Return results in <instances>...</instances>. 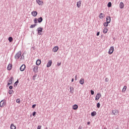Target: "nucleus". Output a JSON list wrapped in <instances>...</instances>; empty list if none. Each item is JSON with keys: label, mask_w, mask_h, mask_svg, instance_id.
<instances>
[{"label": "nucleus", "mask_w": 129, "mask_h": 129, "mask_svg": "<svg viewBox=\"0 0 129 129\" xmlns=\"http://www.w3.org/2000/svg\"><path fill=\"white\" fill-rule=\"evenodd\" d=\"M113 51H114V47L113 46L110 47L108 51L109 55H111L113 53Z\"/></svg>", "instance_id": "nucleus-1"}, {"label": "nucleus", "mask_w": 129, "mask_h": 129, "mask_svg": "<svg viewBox=\"0 0 129 129\" xmlns=\"http://www.w3.org/2000/svg\"><path fill=\"white\" fill-rule=\"evenodd\" d=\"M38 34L39 36L42 35V33H43V28L39 27L37 28Z\"/></svg>", "instance_id": "nucleus-2"}, {"label": "nucleus", "mask_w": 129, "mask_h": 129, "mask_svg": "<svg viewBox=\"0 0 129 129\" xmlns=\"http://www.w3.org/2000/svg\"><path fill=\"white\" fill-rule=\"evenodd\" d=\"M38 68V66H33V72H34V73H37Z\"/></svg>", "instance_id": "nucleus-3"}, {"label": "nucleus", "mask_w": 129, "mask_h": 129, "mask_svg": "<svg viewBox=\"0 0 129 129\" xmlns=\"http://www.w3.org/2000/svg\"><path fill=\"white\" fill-rule=\"evenodd\" d=\"M100 97H101V94H100V93H98L96 95L95 100L97 101L99 100V98H100Z\"/></svg>", "instance_id": "nucleus-4"}, {"label": "nucleus", "mask_w": 129, "mask_h": 129, "mask_svg": "<svg viewBox=\"0 0 129 129\" xmlns=\"http://www.w3.org/2000/svg\"><path fill=\"white\" fill-rule=\"evenodd\" d=\"M6 105V101L4 100H2L0 102V107H4Z\"/></svg>", "instance_id": "nucleus-5"}, {"label": "nucleus", "mask_w": 129, "mask_h": 129, "mask_svg": "<svg viewBox=\"0 0 129 129\" xmlns=\"http://www.w3.org/2000/svg\"><path fill=\"white\" fill-rule=\"evenodd\" d=\"M25 69H26V65L25 64H22L20 68V71H22V72L24 71Z\"/></svg>", "instance_id": "nucleus-6"}, {"label": "nucleus", "mask_w": 129, "mask_h": 129, "mask_svg": "<svg viewBox=\"0 0 129 129\" xmlns=\"http://www.w3.org/2000/svg\"><path fill=\"white\" fill-rule=\"evenodd\" d=\"M36 3L39 6H43V4H44V2L41 0H36Z\"/></svg>", "instance_id": "nucleus-7"}, {"label": "nucleus", "mask_w": 129, "mask_h": 129, "mask_svg": "<svg viewBox=\"0 0 129 129\" xmlns=\"http://www.w3.org/2000/svg\"><path fill=\"white\" fill-rule=\"evenodd\" d=\"M21 55H22V52L21 51L18 52L16 55V59H19L21 57Z\"/></svg>", "instance_id": "nucleus-8"}, {"label": "nucleus", "mask_w": 129, "mask_h": 129, "mask_svg": "<svg viewBox=\"0 0 129 129\" xmlns=\"http://www.w3.org/2000/svg\"><path fill=\"white\" fill-rule=\"evenodd\" d=\"M31 15L33 17H37L38 15V12H37V11H32L31 12Z\"/></svg>", "instance_id": "nucleus-9"}, {"label": "nucleus", "mask_w": 129, "mask_h": 129, "mask_svg": "<svg viewBox=\"0 0 129 129\" xmlns=\"http://www.w3.org/2000/svg\"><path fill=\"white\" fill-rule=\"evenodd\" d=\"M51 65H52V60H49L47 63L46 67L47 68L51 67Z\"/></svg>", "instance_id": "nucleus-10"}, {"label": "nucleus", "mask_w": 129, "mask_h": 129, "mask_svg": "<svg viewBox=\"0 0 129 129\" xmlns=\"http://www.w3.org/2000/svg\"><path fill=\"white\" fill-rule=\"evenodd\" d=\"M58 50H59V47L58 46H55L52 49V51L54 53H56Z\"/></svg>", "instance_id": "nucleus-11"}, {"label": "nucleus", "mask_w": 129, "mask_h": 129, "mask_svg": "<svg viewBox=\"0 0 129 129\" xmlns=\"http://www.w3.org/2000/svg\"><path fill=\"white\" fill-rule=\"evenodd\" d=\"M13 81H14V77H11L10 80L8 82V85H11L12 84Z\"/></svg>", "instance_id": "nucleus-12"}, {"label": "nucleus", "mask_w": 129, "mask_h": 129, "mask_svg": "<svg viewBox=\"0 0 129 129\" xmlns=\"http://www.w3.org/2000/svg\"><path fill=\"white\" fill-rule=\"evenodd\" d=\"M105 15L103 13H100L99 16V19H103V18H105Z\"/></svg>", "instance_id": "nucleus-13"}, {"label": "nucleus", "mask_w": 129, "mask_h": 129, "mask_svg": "<svg viewBox=\"0 0 129 129\" xmlns=\"http://www.w3.org/2000/svg\"><path fill=\"white\" fill-rule=\"evenodd\" d=\"M112 113L113 115H117V114L118 113V110L115 109L112 111Z\"/></svg>", "instance_id": "nucleus-14"}, {"label": "nucleus", "mask_w": 129, "mask_h": 129, "mask_svg": "<svg viewBox=\"0 0 129 129\" xmlns=\"http://www.w3.org/2000/svg\"><path fill=\"white\" fill-rule=\"evenodd\" d=\"M81 3H82V2L81 1H79L78 2H77V7L78 8H80V7H81Z\"/></svg>", "instance_id": "nucleus-15"}, {"label": "nucleus", "mask_w": 129, "mask_h": 129, "mask_svg": "<svg viewBox=\"0 0 129 129\" xmlns=\"http://www.w3.org/2000/svg\"><path fill=\"white\" fill-rule=\"evenodd\" d=\"M78 109V105L77 104H75L74 105H73V109H74V110H76V109Z\"/></svg>", "instance_id": "nucleus-16"}, {"label": "nucleus", "mask_w": 129, "mask_h": 129, "mask_svg": "<svg viewBox=\"0 0 129 129\" xmlns=\"http://www.w3.org/2000/svg\"><path fill=\"white\" fill-rule=\"evenodd\" d=\"M119 8L120 9H123L124 8V4H123V3L121 2L119 4Z\"/></svg>", "instance_id": "nucleus-17"}, {"label": "nucleus", "mask_w": 129, "mask_h": 129, "mask_svg": "<svg viewBox=\"0 0 129 129\" xmlns=\"http://www.w3.org/2000/svg\"><path fill=\"white\" fill-rule=\"evenodd\" d=\"M12 68H13V65H12V64H11V63H9L7 67V69L8 70H11Z\"/></svg>", "instance_id": "nucleus-18"}, {"label": "nucleus", "mask_w": 129, "mask_h": 129, "mask_svg": "<svg viewBox=\"0 0 129 129\" xmlns=\"http://www.w3.org/2000/svg\"><path fill=\"white\" fill-rule=\"evenodd\" d=\"M106 21L107 23H108L109 24V23H110V21H111L110 17H107L106 19Z\"/></svg>", "instance_id": "nucleus-19"}, {"label": "nucleus", "mask_w": 129, "mask_h": 129, "mask_svg": "<svg viewBox=\"0 0 129 129\" xmlns=\"http://www.w3.org/2000/svg\"><path fill=\"white\" fill-rule=\"evenodd\" d=\"M107 32H108V29H107V28H106V27L104 28L103 30V33L106 34V33H107Z\"/></svg>", "instance_id": "nucleus-20"}, {"label": "nucleus", "mask_w": 129, "mask_h": 129, "mask_svg": "<svg viewBox=\"0 0 129 129\" xmlns=\"http://www.w3.org/2000/svg\"><path fill=\"white\" fill-rule=\"evenodd\" d=\"M36 65H37V66H39V65L41 64V60L40 59H37L36 62Z\"/></svg>", "instance_id": "nucleus-21"}, {"label": "nucleus", "mask_w": 129, "mask_h": 129, "mask_svg": "<svg viewBox=\"0 0 129 129\" xmlns=\"http://www.w3.org/2000/svg\"><path fill=\"white\" fill-rule=\"evenodd\" d=\"M10 128L11 129H16V128H17V127L13 123H12L11 124Z\"/></svg>", "instance_id": "nucleus-22"}, {"label": "nucleus", "mask_w": 129, "mask_h": 129, "mask_svg": "<svg viewBox=\"0 0 129 129\" xmlns=\"http://www.w3.org/2000/svg\"><path fill=\"white\" fill-rule=\"evenodd\" d=\"M126 88H127V87L126 86H124L122 90V92L124 93V92L126 91Z\"/></svg>", "instance_id": "nucleus-23"}, {"label": "nucleus", "mask_w": 129, "mask_h": 129, "mask_svg": "<svg viewBox=\"0 0 129 129\" xmlns=\"http://www.w3.org/2000/svg\"><path fill=\"white\" fill-rule=\"evenodd\" d=\"M37 20L38 23H42V22H43V18L42 17H40L37 19Z\"/></svg>", "instance_id": "nucleus-24"}, {"label": "nucleus", "mask_w": 129, "mask_h": 129, "mask_svg": "<svg viewBox=\"0 0 129 129\" xmlns=\"http://www.w3.org/2000/svg\"><path fill=\"white\" fill-rule=\"evenodd\" d=\"M80 84H82V85L84 84V79H81L80 80Z\"/></svg>", "instance_id": "nucleus-25"}, {"label": "nucleus", "mask_w": 129, "mask_h": 129, "mask_svg": "<svg viewBox=\"0 0 129 129\" xmlns=\"http://www.w3.org/2000/svg\"><path fill=\"white\" fill-rule=\"evenodd\" d=\"M70 92L71 93H73V92H74V88L73 87H70Z\"/></svg>", "instance_id": "nucleus-26"}, {"label": "nucleus", "mask_w": 129, "mask_h": 129, "mask_svg": "<svg viewBox=\"0 0 129 129\" xmlns=\"http://www.w3.org/2000/svg\"><path fill=\"white\" fill-rule=\"evenodd\" d=\"M96 115V111H93L91 113V116H95Z\"/></svg>", "instance_id": "nucleus-27"}, {"label": "nucleus", "mask_w": 129, "mask_h": 129, "mask_svg": "<svg viewBox=\"0 0 129 129\" xmlns=\"http://www.w3.org/2000/svg\"><path fill=\"white\" fill-rule=\"evenodd\" d=\"M36 26H37V24H33V25H31L30 27V28L31 29L33 28H35V27H36Z\"/></svg>", "instance_id": "nucleus-28"}, {"label": "nucleus", "mask_w": 129, "mask_h": 129, "mask_svg": "<svg viewBox=\"0 0 129 129\" xmlns=\"http://www.w3.org/2000/svg\"><path fill=\"white\" fill-rule=\"evenodd\" d=\"M109 23H108V22H105V23H104V27H107L108 26V24H109Z\"/></svg>", "instance_id": "nucleus-29"}, {"label": "nucleus", "mask_w": 129, "mask_h": 129, "mask_svg": "<svg viewBox=\"0 0 129 129\" xmlns=\"http://www.w3.org/2000/svg\"><path fill=\"white\" fill-rule=\"evenodd\" d=\"M9 42H13V37H10L8 39Z\"/></svg>", "instance_id": "nucleus-30"}, {"label": "nucleus", "mask_w": 129, "mask_h": 129, "mask_svg": "<svg viewBox=\"0 0 129 129\" xmlns=\"http://www.w3.org/2000/svg\"><path fill=\"white\" fill-rule=\"evenodd\" d=\"M34 23H35V24H37V23H38V19L35 18V19H34Z\"/></svg>", "instance_id": "nucleus-31"}, {"label": "nucleus", "mask_w": 129, "mask_h": 129, "mask_svg": "<svg viewBox=\"0 0 129 129\" xmlns=\"http://www.w3.org/2000/svg\"><path fill=\"white\" fill-rule=\"evenodd\" d=\"M9 94H13L14 93V91L13 90H10L9 92Z\"/></svg>", "instance_id": "nucleus-32"}, {"label": "nucleus", "mask_w": 129, "mask_h": 129, "mask_svg": "<svg viewBox=\"0 0 129 129\" xmlns=\"http://www.w3.org/2000/svg\"><path fill=\"white\" fill-rule=\"evenodd\" d=\"M16 102H17V103H21V100H20V99H17L16 100Z\"/></svg>", "instance_id": "nucleus-33"}, {"label": "nucleus", "mask_w": 129, "mask_h": 129, "mask_svg": "<svg viewBox=\"0 0 129 129\" xmlns=\"http://www.w3.org/2000/svg\"><path fill=\"white\" fill-rule=\"evenodd\" d=\"M107 6H108V8H110L111 7V2H109L108 3V5Z\"/></svg>", "instance_id": "nucleus-34"}, {"label": "nucleus", "mask_w": 129, "mask_h": 129, "mask_svg": "<svg viewBox=\"0 0 129 129\" xmlns=\"http://www.w3.org/2000/svg\"><path fill=\"white\" fill-rule=\"evenodd\" d=\"M97 107H98V108H99L100 107V103H98L97 104Z\"/></svg>", "instance_id": "nucleus-35"}, {"label": "nucleus", "mask_w": 129, "mask_h": 129, "mask_svg": "<svg viewBox=\"0 0 129 129\" xmlns=\"http://www.w3.org/2000/svg\"><path fill=\"white\" fill-rule=\"evenodd\" d=\"M18 83H19V80H18L15 83V84L17 86L18 85Z\"/></svg>", "instance_id": "nucleus-36"}, {"label": "nucleus", "mask_w": 129, "mask_h": 129, "mask_svg": "<svg viewBox=\"0 0 129 129\" xmlns=\"http://www.w3.org/2000/svg\"><path fill=\"white\" fill-rule=\"evenodd\" d=\"M91 94L92 95H93V94H94V91L91 90Z\"/></svg>", "instance_id": "nucleus-37"}, {"label": "nucleus", "mask_w": 129, "mask_h": 129, "mask_svg": "<svg viewBox=\"0 0 129 129\" xmlns=\"http://www.w3.org/2000/svg\"><path fill=\"white\" fill-rule=\"evenodd\" d=\"M42 127V126L41 125H38V127H37V129H41Z\"/></svg>", "instance_id": "nucleus-38"}, {"label": "nucleus", "mask_w": 129, "mask_h": 129, "mask_svg": "<svg viewBox=\"0 0 129 129\" xmlns=\"http://www.w3.org/2000/svg\"><path fill=\"white\" fill-rule=\"evenodd\" d=\"M36 107V104H34L32 105V108H35Z\"/></svg>", "instance_id": "nucleus-39"}, {"label": "nucleus", "mask_w": 129, "mask_h": 129, "mask_svg": "<svg viewBox=\"0 0 129 129\" xmlns=\"http://www.w3.org/2000/svg\"><path fill=\"white\" fill-rule=\"evenodd\" d=\"M33 116H35V115H36V112H33Z\"/></svg>", "instance_id": "nucleus-40"}, {"label": "nucleus", "mask_w": 129, "mask_h": 129, "mask_svg": "<svg viewBox=\"0 0 129 129\" xmlns=\"http://www.w3.org/2000/svg\"><path fill=\"white\" fill-rule=\"evenodd\" d=\"M60 65H61V62H58L57 66H60Z\"/></svg>", "instance_id": "nucleus-41"}, {"label": "nucleus", "mask_w": 129, "mask_h": 129, "mask_svg": "<svg viewBox=\"0 0 129 129\" xmlns=\"http://www.w3.org/2000/svg\"><path fill=\"white\" fill-rule=\"evenodd\" d=\"M9 88H10V89H13V86H10L9 87Z\"/></svg>", "instance_id": "nucleus-42"}, {"label": "nucleus", "mask_w": 129, "mask_h": 129, "mask_svg": "<svg viewBox=\"0 0 129 129\" xmlns=\"http://www.w3.org/2000/svg\"><path fill=\"white\" fill-rule=\"evenodd\" d=\"M99 34H100V32H97V36H99Z\"/></svg>", "instance_id": "nucleus-43"}, {"label": "nucleus", "mask_w": 129, "mask_h": 129, "mask_svg": "<svg viewBox=\"0 0 129 129\" xmlns=\"http://www.w3.org/2000/svg\"><path fill=\"white\" fill-rule=\"evenodd\" d=\"M75 80H76V81L77 80V76H75Z\"/></svg>", "instance_id": "nucleus-44"}, {"label": "nucleus", "mask_w": 129, "mask_h": 129, "mask_svg": "<svg viewBox=\"0 0 129 129\" xmlns=\"http://www.w3.org/2000/svg\"><path fill=\"white\" fill-rule=\"evenodd\" d=\"M73 81H74V79H72V82H73Z\"/></svg>", "instance_id": "nucleus-45"}, {"label": "nucleus", "mask_w": 129, "mask_h": 129, "mask_svg": "<svg viewBox=\"0 0 129 129\" xmlns=\"http://www.w3.org/2000/svg\"><path fill=\"white\" fill-rule=\"evenodd\" d=\"M87 124H90V122H88Z\"/></svg>", "instance_id": "nucleus-46"}, {"label": "nucleus", "mask_w": 129, "mask_h": 129, "mask_svg": "<svg viewBox=\"0 0 129 129\" xmlns=\"http://www.w3.org/2000/svg\"><path fill=\"white\" fill-rule=\"evenodd\" d=\"M104 129H107V128H106V127H104Z\"/></svg>", "instance_id": "nucleus-47"}, {"label": "nucleus", "mask_w": 129, "mask_h": 129, "mask_svg": "<svg viewBox=\"0 0 129 129\" xmlns=\"http://www.w3.org/2000/svg\"><path fill=\"white\" fill-rule=\"evenodd\" d=\"M106 80H107V79H106Z\"/></svg>", "instance_id": "nucleus-48"}, {"label": "nucleus", "mask_w": 129, "mask_h": 129, "mask_svg": "<svg viewBox=\"0 0 129 129\" xmlns=\"http://www.w3.org/2000/svg\"><path fill=\"white\" fill-rule=\"evenodd\" d=\"M106 80H107V79H106Z\"/></svg>", "instance_id": "nucleus-49"}, {"label": "nucleus", "mask_w": 129, "mask_h": 129, "mask_svg": "<svg viewBox=\"0 0 129 129\" xmlns=\"http://www.w3.org/2000/svg\"><path fill=\"white\" fill-rule=\"evenodd\" d=\"M80 128H81L80 127L79 128V129H80Z\"/></svg>", "instance_id": "nucleus-50"}]
</instances>
